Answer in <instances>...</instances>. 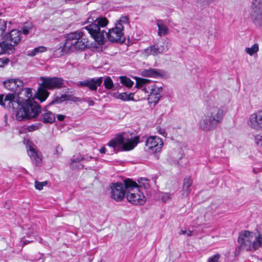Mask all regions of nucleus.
Returning a JSON list of instances; mask_svg holds the SVG:
<instances>
[{"mask_svg":"<svg viewBox=\"0 0 262 262\" xmlns=\"http://www.w3.org/2000/svg\"><path fill=\"white\" fill-rule=\"evenodd\" d=\"M192 184V180L190 177L185 178L184 180L183 185L182 188V195L183 198L187 197L190 192L191 189L190 187Z\"/></svg>","mask_w":262,"mask_h":262,"instance_id":"obj_23","label":"nucleus"},{"mask_svg":"<svg viewBox=\"0 0 262 262\" xmlns=\"http://www.w3.org/2000/svg\"><path fill=\"white\" fill-rule=\"evenodd\" d=\"M170 199L171 194L169 193H164L161 196V199L164 203L167 202Z\"/></svg>","mask_w":262,"mask_h":262,"instance_id":"obj_40","label":"nucleus"},{"mask_svg":"<svg viewBox=\"0 0 262 262\" xmlns=\"http://www.w3.org/2000/svg\"><path fill=\"white\" fill-rule=\"evenodd\" d=\"M42 185H43V186H44L46 185L47 184H45V183H43Z\"/></svg>","mask_w":262,"mask_h":262,"instance_id":"obj_56","label":"nucleus"},{"mask_svg":"<svg viewBox=\"0 0 262 262\" xmlns=\"http://www.w3.org/2000/svg\"><path fill=\"white\" fill-rule=\"evenodd\" d=\"M103 81V78H93L84 79L83 81H78L76 85L79 87H86L91 91H96L97 88L100 86Z\"/></svg>","mask_w":262,"mask_h":262,"instance_id":"obj_14","label":"nucleus"},{"mask_svg":"<svg viewBox=\"0 0 262 262\" xmlns=\"http://www.w3.org/2000/svg\"><path fill=\"white\" fill-rule=\"evenodd\" d=\"M83 161H89L90 160L92 159L93 157L92 156H83Z\"/></svg>","mask_w":262,"mask_h":262,"instance_id":"obj_51","label":"nucleus"},{"mask_svg":"<svg viewBox=\"0 0 262 262\" xmlns=\"http://www.w3.org/2000/svg\"><path fill=\"white\" fill-rule=\"evenodd\" d=\"M138 189L144 188L148 189L150 188L149 180L145 178H140L138 180Z\"/></svg>","mask_w":262,"mask_h":262,"instance_id":"obj_26","label":"nucleus"},{"mask_svg":"<svg viewBox=\"0 0 262 262\" xmlns=\"http://www.w3.org/2000/svg\"><path fill=\"white\" fill-rule=\"evenodd\" d=\"M105 150H106L105 147H102V148H100V149L99 150V151L101 154H104V153H105Z\"/></svg>","mask_w":262,"mask_h":262,"instance_id":"obj_52","label":"nucleus"},{"mask_svg":"<svg viewBox=\"0 0 262 262\" xmlns=\"http://www.w3.org/2000/svg\"><path fill=\"white\" fill-rule=\"evenodd\" d=\"M111 198L117 202H120L123 200L126 193V188L125 183L117 182L113 183L111 186Z\"/></svg>","mask_w":262,"mask_h":262,"instance_id":"obj_11","label":"nucleus"},{"mask_svg":"<svg viewBox=\"0 0 262 262\" xmlns=\"http://www.w3.org/2000/svg\"><path fill=\"white\" fill-rule=\"evenodd\" d=\"M3 84L7 90L13 92L18 96L23 90L24 83L18 79H7L3 82Z\"/></svg>","mask_w":262,"mask_h":262,"instance_id":"obj_13","label":"nucleus"},{"mask_svg":"<svg viewBox=\"0 0 262 262\" xmlns=\"http://www.w3.org/2000/svg\"><path fill=\"white\" fill-rule=\"evenodd\" d=\"M186 231H185V230H181V231L179 232V234L180 235H181V234H186Z\"/></svg>","mask_w":262,"mask_h":262,"instance_id":"obj_54","label":"nucleus"},{"mask_svg":"<svg viewBox=\"0 0 262 262\" xmlns=\"http://www.w3.org/2000/svg\"><path fill=\"white\" fill-rule=\"evenodd\" d=\"M32 25L30 23H26L22 28V31L24 34H28L32 29Z\"/></svg>","mask_w":262,"mask_h":262,"instance_id":"obj_34","label":"nucleus"},{"mask_svg":"<svg viewBox=\"0 0 262 262\" xmlns=\"http://www.w3.org/2000/svg\"><path fill=\"white\" fill-rule=\"evenodd\" d=\"M46 51V48L44 47H39L36 48L34 49L32 55H35L37 53L39 52H43Z\"/></svg>","mask_w":262,"mask_h":262,"instance_id":"obj_43","label":"nucleus"},{"mask_svg":"<svg viewBox=\"0 0 262 262\" xmlns=\"http://www.w3.org/2000/svg\"><path fill=\"white\" fill-rule=\"evenodd\" d=\"M251 18L255 25L258 27L262 26V10H251Z\"/></svg>","mask_w":262,"mask_h":262,"instance_id":"obj_22","label":"nucleus"},{"mask_svg":"<svg viewBox=\"0 0 262 262\" xmlns=\"http://www.w3.org/2000/svg\"><path fill=\"white\" fill-rule=\"evenodd\" d=\"M149 80L147 79L139 78L136 82V86L137 88L146 89V84L149 82Z\"/></svg>","mask_w":262,"mask_h":262,"instance_id":"obj_30","label":"nucleus"},{"mask_svg":"<svg viewBox=\"0 0 262 262\" xmlns=\"http://www.w3.org/2000/svg\"><path fill=\"white\" fill-rule=\"evenodd\" d=\"M82 31H76L67 34L65 42L54 49V56L59 57L66 54L70 50H83L88 45V40L84 37Z\"/></svg>","mask_w":262,"mask_h":262,"instance_id":"obj_2","label":"nucleus"},{"mask_svg":"<svg viewBox=\"0 0 262 262\" xmlns=\"http://www.w3.org/2000/svg\"><path fill=\"white\" fill-rule=\"evenodd\" d=\"M31 241H28V240H25L24 241V243H23V245H25L26 244H27L28 243L31 242Z\"/></svg>","mask_w":262,"mask_h":262,"instance_id":"obj_55","label":"nucleus"},{"mask_svg":"<svg viewBox=\"0 0 262 262\" xmlns=\"http://www.w3.org/2000/svg\"><path fill=\"white\" fill-rule=\"evenodd\" d=\"M247 124L252 129L259 131L262 129V110L251 114L247 120Z\"/></svg>","mask_w":262,"mask_h":262,"instance_id":"obj_12","label":"nucleus"},{"mask_svg":"<svg viewBox=\"0 0 262 262\" xmlns=\"http://www.w3.org/2000/svg\"><path fill=\"white\" fill-rule=\"evenodd\" d=\"M255 140L257 145L262 146V133L255 137Z\"/></svg>","mask_w":262,"mask_h":262,"instance_id":"obj_39","label":"nucleus"},{"mask_svg":"<svg viewBox=\"0 0 262 262\" xmlns=\"http://www.w3.org/2000/svg\"><path fill=\"white\" fill-rule=\"evenodd\" d=\"M251 8L252 10H262V0H253Z\"/></svg>","mask_w":262,"mask_h":262,"instance_id":"obj_31","label":"nucleus"},{"mask_svg":"<svg viewBox=\"0 0 262 262\" xmlns=\"http://www.w3.org/2000/svg\"><path fill=\"white\" fill-rule=\"evenodd\" d=\"M39 128L38 125H31L28 127L29 132H33Z\"/></svg>","mask_w":262,"mask_h":262,"instance_id":"obj_46","label":"nucleus"},{"mask_svg":"<svg viewBox=\"0 0 262 262\" xmlns=\"http://www.w3.org/2000/svg\"><path fill=\"white\" fill-rule=\"evenodd\" d=\"M6 27V22L4 20L0 19V35L3 34Z\"/></svg>","mask_w":262,"mask_h":262,"instance_id":"obj_37","label":"nucleus"},{"mask_svg":"<svg viewBox=\"0 0 262 262\" xmlns=\"http://www.w3.org/2000/svg\"><path fill=\"white\" fill-rule=\"evenodd\" d=\"M41 113L40 105L34 99H27L16 110L15 117L18 121L36 118Z\"/></svg>","mask_w":262,"mask_h":262,"instance_id":"obj_5","label":"nucleus"},{"mask_svg":"<svg viewBox=\"0 0 262 262\" xmlns=\"http://www.w3.org/2000/svg\"><path fill=\"white\" fill-rule=\"evenodd\" d=\"M259 51V45L256 43L252 46L251 47L246 48L245 51L250 56H252L255 53H257Z\"/></svg>","mask_w":262,"mask_h":262,"instance_id":"obj_27","label":"nucleus"},{"mask_svg":"<svg viewBox=\"0 0 262 262\" xmlns=\"http://www.w3.org/2000/svg\"><path fill=\"white\" fill-rule=\"evenodd\" d=\"M220 257V254H215L213 256L209 257L207 262H218Z\"/></svg>","mask_w":262,"mask_h":262,"instance_id":"obj_38","label":"nucleus"},{"mask_svg":"<svg viewBox=\"0 0 262 262\" xmlns=\"http://www.w3.org/2000/svg\"><path fill=\"white\" fill-rule=\"evenodd\" d=\"M128 23V18L127 16H122L120 17L119 21H118V23L117 24L120 25V26L122 27V30H123L124 28V25H127Z\"/></svg>","mask_w":262,"mask_h":262,"instance_id":"obj_35","label":"nucleus"},{"mask_svg":"<svg viewBox=\"0 0 262 262\" xmlns=\"http://www.w3.org/2000/svg\"><path fill=\"white\" fill-rule=\"evenodd\" d=\"M2 13L0 12V16L1 15Z\"/></svg>","mask_w":262,"mask_h":262,"instance_id":"obj_57","label":"nucleus"},{"mask_svg":"<svg viewBox=\"0 0 262 262\" xmlns=\"http://www.w3.org/2000/svg\"><path fill=\"white\" fill-rule=\"evenodd\" d=\"M157 26L158 27V35L160 36L166 35L168 32L167 27L160 20H157Z\"/></svg>","mask_w":262,"mask_h":262,"instance_id":"obj_25","label":"nucleus"},{"mask_svg":"<svg viewBox=\"0 0 262 262\" xmlns=\"http://www.w3.org/2000/svg\"><path fill=\"white\" fill-rule=\"evenodd\" d=\"M57 118L58 120H59L60 121H62L64 119L65 116H64L63 115L59 114V115H57Z\"/></svg>","mask_w":262,"mask_h":262,"instance_id":"obj_49","label":"nucleus"},{"mask_svg":"<svg viewBox=\"0 0 262 262\" xmlns=\"http://www.w3.org/2000/svg\"><path fill=\"white\" fill-rule=\"evenodd\" d=\"M39 120L44 123H52L55 121V115L45 107L40 116Z\"/></svg>","mask_w":262,"mask_h":262,"instance_id":"obj_20","label":"nucleus"},{"mask_svg":"<svg viewBox=\"0 0 262 262\" xmlns=\"http://www.w3.org/2000/svg\"><path fill=\"white\" fill-rule=\"evenodd\" d=\"M104 85L106 89H111L114 84L112 79L110 77H107L104 80Z\"/></svg>","mask_w":262,"mask_h":262,"instance_id":"obj_33","label":"nucleus"},{"mask_svg":"<svg viewBox=\"0 0 262 262\" xmlns=\"http://www.w3.org/2000/svg\"><path fill=\"white\" fill-rule=\"evenodd\" d=\"M121 82L127 87H131L134 84V82L131 79L125 76L120 77Z\"/></svg>","mask_w":262,"mask_h":262,"instance_id":"obj_32","label":"nucleus"},{"mask_svg":"<svg viewBox=\"0 0 262 262\" xmlns=\"http://www.w3.org/2000/svg\"><path fill=\"white\" fill-rule=\"evenodd\" d=\"M141 75L144 77L159 78L163 77L166 73L162 70L149 68L143 70L141 72Z\"/></svg>","mask_w":262,"mask_h":262,"instance_id":"obj_17","label":"nucleus"},{"mask_svg":"<svg viewBox=\"0 0 262 262\" xmlns=\"http://www.w3.org/2000/svg\"><path fill=\"white\" fill-rule=\"evenodd\" d=\"M15 50L14 45L7 42L4 38V40L0 42V54L8 53L11 54Z\"/></svg>","mask_w":262,"mask_h":262,"instance_id":"obj_21","label":"nucleus"},{"mask_svg":"<svg viewBox=\"0 0 262 262\" xmlns=\"http://www.w3.org/2000/svg\"><path fill=\"white\" fill-rule=\"evenodd\" d=\"M225 112L217 106H210L206 115L200 122V129L205 132H209L215 129L223 122Z\"/></svg>","mask_w":262,"mask_h":262,"instance_id":"obj_3","label":"nucleus"},{"mask_svg":"<svg viewBox=\"0 0 262 262\" xmlns=\"http://www.w3.org/2000/svg\"><path fill=\"white\" fill-rule=\"evenodd\" d=\"M124 183L127 191L126 198L128 201L136 205H144L146 202L145 197L143 192L138 189L136 182L127 179L124 180Z\"/></svg>","mask_w":262,"mask_h":262,"instance_id":"obj_8","label":"nucleus"},{"mask_svg":"<svg viewBox=\"0 0 262 262\" xmlns=\"http://www.w3.org/2000/svg\"><path fill=\"white\" fill-rule=\"evenodd\" d=\"M41 81L40 86L38 88L36 97L41 102L46 100L49 95L47 89L52 90L59 89L63 87L64 80L62 78L58 77H40Z\"/></svg>","mask_w":262,"mask_h":262,"instance_id":"obj_6","label":"nucleus"},{"mask_svg":"<svg viewBox=\"0 0 262 262\" xmlns=\"http://www.w3.org/2000/svg\"><path fill=\"white\" fill-rule=\"evenodd\" d=\"M4 95L1 94L0 95V105L2 106H5V102L4 101Z\"/></svg>","mask_w":262,"mask_h":262,"instance_id":"obj_48","label":"nucleus"},{"mask_svg":"<svg viewBox=\"0 0 262 262\" xmlns=\"http://www.w3.org/2000/svg\"><path fill=\"white\" fill-rule=\"evenodd\" d=\"M66 94H62L60 96H56L52 100V101L49 104V105H51L54 104H59L63 101H66Z\"/></svg>","mask_w":262,"mask_h":262,"instance_id":"obj_28","label":"nucleus"},{"mask_svg":"<svg viewBox=\"0 0 262 262\" xmlns=\"http://www.w3.org/2000/svg\"><path fill=\"white\" fill-rule=\"evenodd\" d=\"M62 147L61 146H60L59 145H58L56 147V152L57 154H60L61 152L62 151Z\"/></svg>","mask_w":262,"mask_h":262,"instance_id":"obj_50","label":"nucleus"},{"mask_svg":"<svg viewBox=\"0 0 262 262\" xmlns=\"http://www.w3.org/2000/svg\"><path fill=\"white\" fill-rule=\"evenodd\" d=\"M163 145L161 138L157 136H149L146 140L145 150L150 153L160 152Z\"/></svg>","mask_w":262,"mask_h":262,"instance_id":"obj_10","label":"nucleus"},{"mask_svg":"<svg viewBox=\"0 0 262 262\" xmlns=\"http://www.w3.org/2000/svg\"><path fill=\"white\" fill-rule=\"evenodd\" d=\"M108 23L106 17L99 15L96 11H92L83 23L82 29L86 30L99 45H104L107 40L112 42H123L125 39L120 25L116 24L114 28L109 29L106 32Z\"/></svg>","mask_w":262,"mask_h":262,"instance_id":"obj_1","label":"nucleus"},{"mask_svg":"<svg viewBox=\"0 0 262 262\" xmlns=\"http://www.w3.org/2000/svg\"><path fill=\"white\" fill-rule=\"evenodd\" d=\"M22 91H25V95L28 99H31V97L32 96V89L30 88H25L23 89Z\"/></svg>","mask_w":262,"mask_h":262,"instance_id":"obj_42","label":"nucleus"},{"mask_svg":"<svg viewBox=\"0 0 262 262\" xmlns=\"http://www.w3.org/2000/svg\"><path fill=\"white\" fill-rule=\"evenodd\" d=\"M9 59L7 57H3L0 58V67H3L5 65L8 63Z\"/></svg>","mask_w":262,"mask_h":262,"instance_id":"obj_44","label":"nucleus"},{"mask_svg":"<svg viewBox=\"0 0 262 262\" xmlns=\"http://www.w3.org/2000/svg\"><path fill=\"white\" fill-rule=\"evenodd\" d=\"M186 234H187V236H191L193 235V232L192 231L189 230L188 231H186Z\"/></svg>","mask_w":262,"mask_h":262,"instance_id":"obj_53","label":"nucleus"},{"mask_svg":"<svg viewBox=\"0 0 262 262\" xmlns=\"http://www.w3.org/2000/svg\"><path fill=\"white\" fill-rule=\"evenodd\" d=\"M66 100L71 101L73 102H81L82 101L81 99L79 97L73 96L70 95L66 94Z\"/></svg>","mask_w":262,"mask_h":262,"instance_id":"obj_36","label":"nucleus"},{"mask_svg":"<svg viewBox=\"0 0 262 262\" xmlns=\"http://www.w3.org/2000/svg\"><path fill=\"white\" fill-rule=\"evenodd\" d=\"M252 232L245 230L240 232L237 242L241 250L250 251L253 249L257 250L262 246V233L258 232L254 240H253Z\"/></svg>","mask_w":262,"mask_h":262,"instance_id":"obj_7","label":"nucleus"},{"mask_svg":"<svg viewBox=\"0 0 262 262\" xmlns=\"http://www.w3.org/2000/svg\"><path fill=\"white\" fill-rule=\"evenodd\" d=\"M134 93H130L127 94L126 93H121L119 94L117 98L123 101L134 100Z\"/></svg>","mask_w":262,"mask_h":262,"instance_id":"obj_29","label":"nucleus"},{"mask_svg":"<svg viewBox=\"0 0 262 262\" xmlns=\"http://www.w3.org/2000/svg\"><path fill=\"white\" fill-rule=\"evenodd\" d=\"M139 142V136H136L134 133L116 135L114 139L108 143L110 147L113 148L115 152L119 150H130L133 149Z\"/></svg>","mask_w":262,"mask_h":262,"instance_id":"obj_4","label":"nucleus"},{"mask_svg":"<svg viewBox=\"0 0 262 262\" xmlns=\"http://www.w3.org/2000/svg\"><path fill=\"white\" fill-rule=\"evenodd\" d=\"M162 91V86H158L154 84L151 86L149 99L151 100L155 103H158L161 97V92Z\"/></svg>","mask_w":262,"mask_h":262,"instance_id":"obj_19","label":"nucleus"},{"mask_svg":"<svg viewBox=\"0 0 262 262\" xmlns=\"http://www.w3.org/2000/svg\"><path fill=\"white\" fill-rule=\"evenodd\" d=\"M28 155L36 166H39L42 161L41 154L34 145H28Z\"/></svg>","mask_w":262,"mask_h":262,"instance_id":"obj_15","label":"nucleus"},{"mask_svg":"<svg viewBox=\"0 0 262 262\" xmlns=\"http://www.w3.org/2000/svg\"><path fill=\"white\" fill-rule=\"evenodd\" d=\"M83 160V156L78 154L73 156L71 159V166L72 168H79L82 169L83 168V165L81 164H78V165H74V163H79L80 161H82Z\"/></svg>","mask_w":262,"mask_h":262,"instance_id":"obj_24","label":"nucleus"},{"mask_svg":"<svg viewBox=\"0 0 262 262\" xmlns=\"http://www.w3.org/2000/svg\"><path fill=\"white\" fill-rule=\"evenodd\" d=\"M20 32L16 30L13 29L11 30L9 33L6 34L4 39L9 43L14 45V47L16 45L20 40Z\"/></svg>","mask_w":262,"mask_h":262,"instance_id":"obj_16","label":"nucleus"},{"mask_svg":"<svg viewBox=\"0 0 262 262\" xmlns=\"http://www.w3.org/2000/svg\"><path fill=\"white\" fill-rule=\"evenodd\" d=\"M43 183H45V184H47V182L46 181L40 182L36 181L35 182V187L36 189H38L39 190H42V188H43V185H42Z\"/></svg>","mask_w":262,"mask_h":262,"instance_id":"obj_41","label":"nucleus"},{"mask_svg":"<svg viewBox=\"0 0 262 262\" xmlns=\"http://www.w3.org/2000/svg\"><path fill=\"white\" fill-rule=\"evenodd\" d=\"M15 94L11 93L8 94L6 95L4 101L7 102L8 101V107L9 108H11L12 111L13 112V113L15 114L16 110L18 109L20 106V102H18L17 101L14 100L15 98Z\"/></svg>","mask_w":262,"mask_h":262,"instance_id":"obj_18","label":"nucleus"},{"mask_svg":"<svg viewBox=\"0 0 262 262\" xmlns=\"http://www.w3.org/2000/svg\"><path fill=\"white\" fill-rule=\"evenodd\" d=\"M157 130L158 133L163 137H165L167 136V134L164 129L162 128L160 126L157 127Z\"/></svg>","mask_w":262,"mask_h":262,"instance_id":"obj_45","label":"nucleus"},{"mask_svg":"<svg viewBox=\"0 0 262 262\" xmlns=\"http://www.w3.org/2000/svg\"><path fill=\"white\" fill-rule=\"evenodd\" d=\"M83 100L84 101L88 102V104H89V106H93L95 104L94 101L93 100H87L86 98H84V99H83Z\"/></svg>","mask_w":262,"mask_h":262,"instance_id":"obj_47","label":"nucleus"},{"mask_svg":"<svg viewBox=\"0 0 262 262\" xmlns=\"http://www.w3.org/2000/svg\"><path fill=\"white\" fill-rule=\"evenodd\" d=\"M170 46V40L165 38L163 41H160L147 48L144 50V53L147 56L150 55L156 56L167 51Z\"/></svg>","mask_w":262,"mask_h":262,"instance_id":"obj_9","label":"nucleus"}]
</instances>
